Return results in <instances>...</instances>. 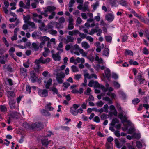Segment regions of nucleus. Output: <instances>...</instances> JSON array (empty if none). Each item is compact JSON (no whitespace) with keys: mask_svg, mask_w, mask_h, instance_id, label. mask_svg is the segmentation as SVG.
Wrapping results in <instances>:
<instances>
[{"mask_svg":"<svg viewBox=\"0 0 149 149\" xmlns=\"http://www.w3.org/2000/svg\"><path fill=\"white\" fill-rule=\"evenodd\" d=\"M55 22H51L46 27L43 22H41V20H38V26L40 29L42 31H48L49 33L52 35L56 36L57 32L56 30L53 29V25Z\"/></svg>","mask_w":149,"mask_h":149,"instance_id":"f257e3e1","label":"nucleus"},{"mask_svg":"<svg viewBox=\"0 0 149 149\" xmlns=\"http://www.w3.org/2000/svg\"><path fill=\"white\" fill-rule=\"evenodd\" d=\"M123 112L120 113L118 114V117L121 120V122L123 124L124 127L122 128L123 131H125L127 129L128 127L126 125L124 124L125 122L127 123L130 126L132 124L130 121L128 120L127 117L126 115H123Z\"/></svg>","mask_w":149,"mask_h":149,"instance_id":"f03ea898","label":"nucleus"},{"mask_svg":"<svg viewBox=\"0 0 149 149\" xmlns=\"http://www.w3.org/2000/svg\"><path fill=\"white\" fill-rule=\"evenodd\" d=\"M36 66H34V70L31 71L30 73V78L29 79L32 83L35 82L37 78V72L36 67L37 66V60H36L35 62Z\"/></svg>","mask_w":149,"mask_h":149,"instance_id":"7ed1b4c3","label":"nucleus"},{"mask_svg":"<svg viewBox=\"0 0 149 149\" xmlns=\"http://www.w3.org/2000/svg\"><path fill=\"white\" fill-rule=\"evenodd\" d=\"M74 38L70 35H68L66 36V38H62L61 41L63 42L65 44L69 42H74Z\"/></svg>","mask_w":149,"mask_h":149,"instance_id":"20e7f679","label":"nucleus"},{"mask_svg":"<svg viewBox=\"0 0 149 149\" xmlns=\"http://www.w3.org/2000/svg\"><path fill=\"white\" fill-rule=\"evenodd\" d=\"M81 49L79 47V46L77 44H76L74 46L72 45L71 53H74L77 55L79 56L80 53L77 51L78 50L79 52V49Z\"/></svg>","mask_w":149,"mask_h":149,"instance_id":"39448f33","label":"nucleus"},{"mask_svg":"<svg viewBox=\"0 0 149 149\" xmlns=\"http://www.w3.org/2000/svg\"><path fill=\"white\" fill-rule=\"evenodd\" d=\"M56 75V79L58 83L60 84L62 83L63 82L62 79L65 77L64 73L62 72H61L60 73H58Z\"/></svg>","mask_w":149,"mask_h":149,"instance_id":"423d86ee","label":"nucleus"},{"mask_svg":"<svg viewBox=\"0 0 149 149\" xmlns=\"http://www.w3.org/2000/svg\"><path fill=\"white\" fill-rule=\"evenodd\" d=\"M41 142L42 145L45 147H47L48 145L50 146H52L53 144V142L51 141H48L46 137L42 139Z\"/></svg>","mask_w":149,"mask_h":149,"instance_id":"0eeeda50","label":"nucleus"},{"mask_svg":"<svg viewBox=\"0 0 149 149\" xmlns=\"http://www.w3.org/2000/svg\"><path fill=\"white\" fill-rule=\"evenodd\" d=\"M96 84L98 87L102 89L104 93L106 92L107 91H109V92H111V91H113V88L111 87H109L107 89H106L103 85H100L97 82H96Z\"/></svg>","mask_w":149,"mask_h":149,"instance_id":"6e6552de","label":"nucleus"},{"mask_svg":"<svg viewBox=\"0 0 149 149\" xmlns=\"http://www.w3.org/2000/svg\"><path fill=\"white\" fill-rule=\"evenodd\" d=\"M89 3L87 2L85 3L84 5H79L77 6V8L79 10H81L83 11L86 10L89 11L88 5Z\"/></svg>","mask_w":149,"mask_h":149,"instance_id":"1a4fd4ad","label":"nucleus"},{"mask_svg":"<svg viewBox=\"0 0 149 149\" xmlns=\"http://www.w3.org/2000/svg\"><path fill=\"white\" fill-rule=\"evenodd\" d=\"M20 7L24 8L29 9L30 6V0H27L26 2V4H24L22 1H21L19 3Z\"/></svg>","mask_w":149,"mask_h":149,"instance_id":"9d476101","label":"nucleus"},{"mask_svg":"<svg viewBox=\"0 0 149 149\" xmlns=\"http://www.w3.org/2000/svg\"><path fill=\"white\" fill-rule=\"evenodd\" d=\"M69 24L68 27V29L69 30H71L73 29L74 28L73 22V19L72 16L69 17L68 19Z\"/></svg>","mask_w":149,"mask_h":149,"instance_id":"9b49d317","label":"nucleus"},{"mask_svg":"<svg viewBox=\"0 0 149 149\" xmlns=\"http://www.w3.org/2000/svg\"><path fill=\"white\" fill-rule=\"evenodd\" d=\"M105 18L107 21L111 22L114 19V16L112 13H110L106 15Z\"/></svg>","mask_w":149,"mask_h":149,"instance_id":"f8f14e48","label":"nucleus"},{"mask_svg":"<svg viewBox=\"0 0 149 149\" xmlns=\"http://www.w3.org/2000/svg\"><path fill=\"white\" fill-rule=\"evenodd\" d=\"M105 69L104 70V74L105 76H104V77H106L107 79L110 81V69L107 68H105Z\"/></svg>","mask_w":149,"mask_h":149,"instance_id":"ddd939ff","label":"nucleus"},{"mask_svg":"<svg viewBox=\"0 0 149 149\" xmlns=\"http://www.w3.org/2000/svg\"><path fill=\"white\" fill-rule=\"evenodd\" d=\"M28 73L27 70L23 68L20 69V74L22 76L25 78L27 76Z\"/></svg>","mask_w":149,"mask_h":149,"instance_id":"4468645a","label":"nucleus"},{"mask_svg":"<svg viewBox=\"0 0 149 149\" xmlns=\"http://www.w3.org/2000/svg\"><path fill=\"white\" fill-rule=\"evenodd\" d=\"M39 94L42 97H45L47 96L48 91L46 89L40 90L38 92Z\"/></svg>","mask_w":149,"mask_h":149,"instance_id":"2eb2a0df","label":"nucleus"},{"mask_svg":"<svg viewBox=\"0 0 149 149\" xmlns=\"http://www.w3.org/2000/svg\"><path fill=\"white\" fill-rule=\"evenodd\" d=\"M144 79L143 78L142 76L141 75H139L137 76L135 79L134 81H136L140 84H143Z\"/></svg>","mask_w":149,"mask_h":149,"instance_id":"dca6fc26","label":"nucleus"},{"mask_svg":"<svg viewBox=\"0 0 149 149\" xmlns=\"http://www.w3.org/2000/svg\"><path fill=\"white\" fill-rule=\"evenodd\" d=\"M60 53L59 52L55 54H52V56L54 60L59 61L60 60L61 57L59 54Z\"/></svg>","mask_w":149,"mask_h":149,"instance_id":"f3484780","label":"nucleus"},{"mask_svg":"<svg viewBox=\"0 0 149 149\" xmlns=\"http://www.w3.org/2000/svg\"><path fill=\"white\" fill-rule=\"evenodd\" d=\"M94 67L95 70L99 71L100 70H104L106 68V66L105 65L101 66L99 64H97L96 65H94Z\"/></svg>","mask_w":149,"mask_h":149,"instance_id":"a211bd4d","label":"nucleus"},{"mask_svg":"<svg viewBox=\"0 0 149 149\" xmlns=\"http://www.w3.org/2000/svg\"><path fill=\"white\" fill-rule=\"evenodd\" d=\"M6 94L8 97V100L13 99L15 96V93L13 91H8L7 92Z\"/></svg>","mask_w":149,"mask_h":149,"instance_id":"6ab92c4d","label":"nucleus"},{"mask_svg":"<svg viewBox=\"0 0 149 149\" xmlns=\"http://www.w3.org/2000/svg\"><path fill=\"white\" fill-rule=\"evenodd\" d=\"M9 104L11 109H14L15 108V100L13 99L8 100Z\"/></svg>","mask_w":149,"mask_h":149,"instance_id":"aec40b11","label":"nucleus"},{"mask_svg":"<svg viewBox=\"0 0 149 149\" xmlns=\"http://www.w3.org/2000/svg\"><path fill=\"white\" fill-rule=\"evenodd\" d=\"M63 42H60L58 47H57V49L59 51L58 52L60 53L63 52Z\"/></svg>","mask_w":149,"mask_h":149,"instance_id":"412c9836","label":"nucleus"},{"mask_svg":"<svg viewBox=\"0 0 149 149\" xmlns=\"http://www.w3.org/2000/svg\"><path fill=\"white\" fill-rule=\"evenodd\" d=\"M110 110L111 111H113L112 112V113L116 116L117 115V113L115 107L113 105H111L109 107Z\"/></svg>","mask_w":149,"mask_h":149,"instance_id":"4be33fe9","label":"nucleus"},{"mask_svg":"<svg viewBox=\"0 0 149 149\" xmlns=\"http://www.w3.org/2000/svg\"><path fill=\"white\" fill-rule=\"evenodd\" d=\"M79 33V31L78 30H74L70 31L68 32L69 35L72 36H73L76 35Z\"/></svg>","mask_w":149,"mask_h":149,"instance_id":"5701e85b","label":"nucleus"},{"mask_svg":"<svg viewBox=\"0 0 149 149\" xmlns=\"http://www.w3.org/2000/svg\"><path fill=\"white\" fill-rule=\"evenodd\" d=\"M52 79L51 78L49 79L47 82L44 81V83L45 84V87L47 89L49 88L50 86L52 84Z\"/></svg>","mask_w":149,"mask_h":149,"instance_id":"b1692460","label":"nucleus"},{"mask_svg":"<svg viewBox=\"0 0 149 149\" xmlns=\"http://www.w3.org/2000/svg\"><path fill=\"white\" fill-rule=\"evenodd\" d=\"M82 47L84 48L85 49H86L89 48L90 46L89 44L87 42L85 41H83L81 43Z\"/></svg>","mask_w":149,"mask_h":149,"instance_id":"393cba45","label":"nucleus"},{"mask_svg":"<svg viewBox=\"0 0 149 149\" xmlns=\"http://www.w3.org/2000/svg\"><path fill=\"white\" fill-rule=\"evenodd\" d=\"M51 105L52 103L50 102L46 104L45 106V109L49 111H53L54 109V108L51 106Z\"/></svg>","mask_w":149,"mask_h":149,"instance_id":"a878e982","label":"nucleus"},{"mask_svg":"<svg viewBox=\"0 0 149 149\" xmlns=\"http://www.w3.org/2000/svg\"><path fill=\"white\" fill-rule=\"evenodd\" d=\"M56 9V8L53 6H49L47 7L46 10V11L52 13L53 12V11H54Z\"/></svg>","mask_w":149,"mask_h":149,"instance_id":"bb28decb","label":"nucleus"},{"mask_svg":"<svg viewBox=\"0 0 149 149\" xmlns=\"http://www.w3.org/2000/svg\"><path fill=\"white\" fill-rule=\"evenodd\" d=\"M41 42H45L47 41H48L49 40V38L47 37L44 36L43 37H41L39 38Z\"/></svg>","mask_w":149,"mask_h":149,"instance_id":"cd10ccee","label":"nucleus"},{"mask_svg":"<svg viewBox=\"0 0 149 149\" xmlns=\"http://www.w3.org/2000/svg\"><path fill=\"white\" fill-rule=\"evenodd\" d=\"M102 100L107 102L108 104H112L113 103L112 100L108 97L106 96L104 97V96L102 98Z\"/></svg>","mask_w":149,"mask_h":149,"instance_id":"c85d7f7f","label":"nucleus"},{"mask_svg":"<svg viewBox=\"0 0 149 149\" xmlns=\"http://www.w3.org/2000/svg\"><path fill=\"white\" fill-rule=\"evenodd\" d=\"M114 141L117 147L118 148H120L123 145L121 141L119 142L117 139H115Z\"/></svg>","mask_w":149,"mask_h":149,"instance_id":"c756f323","label":"nucleus"},{"mask_svg":"<svg viewBox=\"0 0 149 149\" xmlns=\"http://www.w3.org/2000/svg\"><path fill=\"white\" fill-rule=\"evenodd\" d=\"M107 95L110 97L111 99L112 100L116 99V95L114 93H111V92H108L107 93Z\"/></svg>","mask_w":149,"mask_h":149,"instance_id":"7c9ffc66","label":"nucleus"},{"mask_svg":"<svg viewBox=\"0 0 149 149\" xmlns=\"http://www.w3.org/2000/svg\"><path fill=\"white\" fill-rule=\"evenodd\" d=\"M76 61H77V63H84L85 61L84 58H80L79 57L76 58Z\"/></svg>","mask_w":149,"mask_h":149,"instance_id":"2f4dec72","label":"nucleus"},{"mask_svg":"<svg viewBox=\"0 0 149 149\" xmlns=\"http://www.w3.org/2000/svg\"><path fill=\"white\" fill-rule=\"evenodd\" d=\"M79 53L81 54L83 57H87V53L84 51L83 49L81 48L79 49Z\"/></svg>","mask_w":149,"mask_h":149,"instance_id":"473e14b6","label":"nucleus"},{"mask_svg":"<svg viewBox=\"0 0 149 149\" xmlns=\"http://www.w3.org/2000/svg\"><path fill=\"white\" fill-rule=\"evenodd\" d=\"M109 51L108 48H105L104 49L103 52V54L107 56H108L109 55Z\"/></svg>","mask_w":149,"mask_h":149,"instance_id":"72a5a7b5","label":"nucleus"},{"mask_svg":"<svg viewBox=\"0 0 149 149\" xmlns=\"http://www.w3.org/2000/svg\"><path fill=\"white\" fill-rule=\"evenodd\" d=\"M70 111L71 113L74 115H77V109L74 108H71L70 109Z\"/></svg>","mask_w":149,"mask_h":149,"instance_id":"f704fd0d","label":"nucleus"},{"mask_svg":"<svg viewBox=\"0 0 149 149\" xmlns=\"http://www.w3.org/2000/svg\"><path fill=\"white\" fill-rule=\"evenodd\" d=\"M44 49L45 51L43 52V55L45 57H46L48 54L50 52V50L49 49L46 47Z\"/></svg>","mask_w":149,"mask_h":149,"instance_id":"c9c22d12","label":"nucleus"},{"mask_svg":"<svg viewBox=\"0 0 149 149\" xmlns=\"http://www.w3.org/2000/svg\"><path fill=\"white\" fill-rule=\"evenodd\" d=\"M15 49L14 47H11L9 51V53L10 55L12 57L14 56L13 52L15 51Z\"/></svg>","mask_w":149,"mask_h":149,"instance_id":"e433bc0d","label":"nucleus"},{"mask_svg":"<svg viewBox=\"0 0 149 149\" xmlns=\"http://www.w3.org/2000/svg\"><path fill=\"white\" fill-rule=\"evenodd\" d=\"M71 68L72 71L74 72H77L79 71L78 68L75 65H72Z\"/></svg>","mask_w":149,"mask_h":149,"instance_id":"4c0bfd02","label":"nucleus"},{"mask_svg":"<svg viewBox=\"0 0 149 149\" xmlns=\"http://www.w3.org/2000/svg\"><path fill=\"white\" fill-rule=\"evenodd\" d=\"M41 113L44 116H49L50 115V114L49 112L47 111L44 109H43L41 110Z\"/></svg>","mask_w":149,"mask_h":149,"instance_id":"58836bf2","label":"nucleus"},{"mask_svg":"<svg viewBox=\"0 0 149 149\" xmlns=\"http://www.w3.org/2000/svg\"><path fill=\"white\" fill-rule=\"evenodd\" d=\"M0 110L2 112H5L7 110V108L6 106L5 105H0Z\"/></svg>","mask_w":149,"mask_h":149,"instance_id":"ea45409f","label":"nucleus"},{"mask_svg":"<svg viewBox=\"0 0 149 149\" xmlns=\"http://www.w3.org/2000/svg\"><path fill=\"white\" fill-rule=\"evenodd\" d=\"M119 122L118 120L116 118H113L111 123V125L114 126L116 123H118Z\"/></svg>","mask_w":149,"mask_h":149,"instance_id":"a19ab883","label":"nucleus"},{"mask_svg":"<svg viewBox=\"0 0 149 149\" xmlns=\"http://www.w3.org/2000/svg\"><path fill=\"white\" fill-rule=\"evenodd\" d=\"M95 60L96 61H98L99 63H103V60L101 58H99V57L96 56L95 58Z\"/></svg>","mask_w":149,"mask_h":149,"instance_id":"79ce46f5","label":"nucleus"},{"mask_svg":"<svg viewBox=\"0 0 149 149\" xmlns=\"http://www.w3.org/2000/svg\"><path fill=\"white\" fill-rule=\"evenodd\" d=\"M30 63V61L29 59H28L27 61L23 63V65L24 67L26 68H29V65Z\"/></svg>","mask_w":149,"mask_h":149,"instance_id":"37998d69","label":"nucleus"},{"mask_svg":"<svg viewBox=\"0 0 149 149\" xmlns=\"http://www.w3.org/2000/svg\"><path fill=\"white\" fill-rule=\"evenodd\" d=\"M50 90L53 92V94H57L58 90L56 87H53L52 88H50Z\"/></svg>","mask_w":149,"mask_h":149,"instance_id":"c03bdc74","label":"nucleus"},{"mask_svg":"<svg viewBox=\"0 0 149 149\" xmlns=\"http://www.w3.org/2000/svg\"><path fill=\"white\" fill-rule=\"evenodd\" d=\"M106 147L107 149H113V145L111 143H107Z\"/></svg>","mask_w":149,"mask_h":149,"instance_id":"a18cd8bd","label":"nucleus"},{"mask_svg":"<svg viewBox=\"0 0 149 149\" xmlns=\"http://www.w3.org/2000/svg\"><path fill=\"white\" fill-rule=\"evenodd\" d=\"M30 19V17L29 16H27L24 17V19L25 22L27 23V24L30 22L29 20Z\"/></svg>","mask_w":149,"mask_h":149,"instance_id":"49530a36","label":"nucleus"},{"mask_svg":"<svg viewBox=\"0 0 149 149\" xmlns=\"http://www.w3.org/2000/svg\"><path fill=\"white\" fill-rule=\"evenodd\" d=\"M97 32V29H92L90 31L89 33L88 34L91 35H93L95 33Z\"/></svg>","mask_w":149,"mask_h":149,"instance_id":"de8ad7c7","label":"nucleus"},{"mask_svg":"<svg viewBox=\"0 0 149 149\" xmlns=\"http://www.w3.org/2000/svg\"><path fill=\"white\" fill-rule=\"evenodd\" d=\"M125 55L132 56L133 55V53L131 50H127L125 52Z\"/></svg>","mask_w":149,"mask_h":149,"instance_id":"09e8293b","label":"nucleus"},{"mask_svg":"<svg viewBox=\"0 0 149 149\" xmlns=\"http://www.w3.org/2000/svg\"><path fill=\"white\" fill-rule=\"evenodd\" d=\"M99 6V3L98 1H96L94 4L92 5L93 9L95 10Z\"/></svg>","mask_w":149,"mask_h":149,"instance_id":"8fccbe9b","label":"nucleus"},{"mask_svg":"<svg viewBox=\"0 0 149 149\" xmlns=\"http://www.w3.org/2000/svg\"><path fill=\"white\" fill-rule=\"evenodd\" d=\"M43 127V125L42 123L40 122L38 123V130L42 129Z\"/></svg>","mask_w":149,"mask_h":149,"instance_id":"3c124183","label":"nucleus"},{"mask_svg":"<svg viewBox=\"0 0 149 149\" xmlns=\"http://www.w3.org/2000/svg\"><path fill=\"white\" fill-rule=\"evenodd\" d=\"M133 137L135 138L139 139L140 138L141 135L139 133H134Z\"/></svg>","mask_w":149,"mask_h":149,"instance_id":"603ef678","label":"nucleus"},{"mask_svg":"<svg viewBox=\"0 0 149 149\" xmlns=\"http://www.w3.org/2000/svg\"><path fill=\"white\" fill-rule=\"evenodd\" d=\"M72 46V45L68 44L65 46V49L67 51L70 50L71 52Z\"/></svg>","mask_w":149,"mask_h":149,"instance_id":"864d4df0","label":"nucleus"},{"mask_svg":"<svg viewBox=\"0 0 149 149\" xmlns=\"http://www.w3.org/2000/svg\"><path fill=\"white\" fill-rule=\"evenodd\" d=\"M81 77V75L80 74H77L74 75V79L76 80H79Z\"/></svg>","mask_w":149,"mask_h":149,"instance_id":"5fc2aeb1","label":"nucleus"},{"mask_svg":"<svg viewBox=\"0 0 149 149\" xmlns=\"http://www.w3.org/2000/svg\"><path fill=\"white\" fill-rule=\"evenodd\" d=\"M79 34V35L81 38L82 39H84L85 38H86V35L84 34L83 33H80L79 31V33L78 34Z\"/></svg>","mask_w":149,"mask_h":149,"instance_id":"6e6d98bb","label":"nucleus"},{"mask_svg":"<svg viewBox=\"0 0 149 149\" xmlns=\"http://www.w3.org/2000/svg\"><path fill=\"white\" fill-rule=\"evenodd\" d=\"M131 13H133L134 15L139 18H140L141 17L139 16L137 14L133 9H130Z\"/></svg>","mask_w":149,"mask_h":149,"instance_id":"4d7b16f0","label":"nucleus"},{"mask_svg":"<svg viewBox=\"0 0 149 149\" xmlns=\"http://www.w3.org/2000/svg\"><path fill=\"white\" fill-rule=\"evenodd\" d=\"M32 19L35 22L37 21V15L36 13L33 14Z\"/></svg>","mask_w":149,"mask_h":149,"instance_id":"13d9d810","label":"nucleus"},{"mask_svg":"<svg viewBox=\"0 0 149 149\" xmlns=\"http://www.w3.org/2000/svg\"><path fill=\"white\" fill-rule=\"evenodd\" d=\"M110 2L112 6H116V4L117 2L116 0H110Z\"/></svg>","mask_w":149,"mask_h":149,"instance_id":"bf43d9fd","label":"nucleus"},{"mask_svg":"<svg viewBox=\"0 0 149 149\" xmlns=\"http://www.w3.org/2000/svg\"><path fill=\"white\" fill-rule=\"evenodd\" d=\"M86 39L91 42H93V38L89 36H86Z\"/></svg>","mask_w":149,"mask_h":149,"instance_id":"052dcab7","label":"nucleus"},{"mask_svg":"<svg viewBox=\"0 0 149 149\" xmlns=\"http://www.w3.org/2000/svg\"><path fill=\"white\" fill-rule=\"evenodd\" d=\"M103 108L104 112L106 113L108 112L109 107L107 104L104 105Z\"/></svg>","mask_w":149,"mask_h":149,"instance_id":"680f3d73","label":"nucleus"},{"mask_svg":"<svg viewBox=\"0 0 149 149\" xmlns=\"http://www.w3.org/2000/svg\"><path fill=\"white\" fill-rule=\"evenodd\" d=\"M136 147L139 149L141 148L142 147V145L141 143L139 141H136Z\"/></svg>","mask_w":149,"mask_h":149,"instance_id":"e2e57ef3","label":"nucleus"},{"mask_svg":"<svg viewBox=\"0 0 149 149\" xmlns=\"http://www.w3.org/2000/svg\"><path fill=\"white\" fill-rule=\"evenodd\" d=\"M93 121L96 123H98L100 122V120L99 117L97 116H96L93 118Z\"/></svg>","mask_w":149,"mask_h":149,"instance_id":"0e129e2a","label":"nucleus"},{"mask_svg":"<svg viewBox=\"0 0 149 149\" xmlns=\"http://www.w3.org/2000/svg\"><path fill=\"white\" fill-rule=\"evenodd\" d=\"M23 126L26 129H29L30 128V125L27 123L25 122L23 123Z\"/></svg>","mask_w":149,"mask_h":149,"instance_id":"69168bd1","label":"nucleus"},{"mask_svg":"<svg viewBox=\"0 0 149 149\" xmlns=\"http://www.w3.org/2000/svg\"><path fill=\"white\" fill-rule=\"evenodd\" d=\"M120 3L122 6H127V2L125 0H120Z\"/></svg>","mask_w":149,"mask_h":149,"instance_id":"338daca9","label":"nucleus"},{"mask_svg":"<svg viewBox=\"0 0 149 149\" xmlns=\"http://www.w3.org/2000/svg\"><path fill=\"white\" fill-rule=\"evenodd\" d=\"M75 1L74 0H71L68 4V6L70 7H72L74 5Z\"/></svg>","mask_w":149,"mask_h":149,"instance_id":"774afa93","label":"nucleus"}]
</instances>
